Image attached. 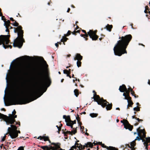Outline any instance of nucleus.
I'll return each instance as SVG.
<instances>
[{
  "mask_svg": "<svg viewBox=\"0 0 150 150\" xmlns=\"http://www.w3.org/2000/svg\"><path fill=\"white\" fill-rule=\"evenodd\" d=\"M45 64L44 67L38 66L35 69L34 73L30 72H24V75L32 74L35 79L39 82V86L29 92L25 96L18 98L20 94L23 93L25 87L23 83H21L20 87H18L11 92L10 101L11 105H22L29 103L40 97L43 94L40 95L41 90L45 87H49L51 83V81L48 75V65L43 58Z\"/></svg>",
  "mask_w": 150,
  "mask_h": 150,
  "instance_id": "1",
  "label": "nucleus"
},
{
  "mask_svg": "<svg viewBox=\"0 0 150 150\" xmlns=\"http://www.w3.org/2000/svg\"><path fill=\"white\" fill-rule=\"evenodd\" d=\"M119 39L120 40L117 41L113 50L115 55L121 56L127 53L126 49L131 39V35L129 34L121 37H120Z\"/></svg>",
  "mask_w": 150,
  "mask_h": 150,
  "instance_id": "2",
  "label": "nucleus"
},
{
  "mask_svg": "<svg viewBox=\"0 0 150 150\" xmlns=\"http://www.w3.org/2000/svg\"><path fill=\"white\" fill-rule=\"evenodd\" d=\"M142 128H143L142 127ZM140 127H139L137 129V132H134V134H137L134 140L132 141V150H135L134 146L136 144L135 141L136 140L140 141L142 140V142H144V144L145 146V149H148V146L149 145L148 143H149L150 145V137H146V132L144 129H141Z\"/></svg>",
  "mask_w": 150,
  "mask_h": 150,
  "instance_id": "3",
  "label": "nucleus"
},
{
  "mask_svg": "<svg viewBox=\"0 0 150 150\" xmlns=\"http://www.w3.org/2000/svg\"><path fill=\"white\" fill-rule=\"evenodd\" d=\"M11 24L14 26L17 27L13 28L14 33H17L18 35V37L14 40L13 46L14 47L21 48L23 45V42H25L23 38V30H22V27L21 25H19V23L16 21Z\"/></svg>",
  "mask_w": 150,
  "mask_h": 150,
  "instance_id": "4",
  "label": "nucleus"
},
{
  "mask_svg": "<svg viewBox=\"0 0 150 150\" xmlns=\"http://www.w3.org/2000/svg\"><path fill=\"white\" fill-rule=\"evenodd\" d=\"M16 113L15 110H13L12 114H9L8 116L0 113V119H2L7 125L14 124V122H15V118L17 117V115H15Z\"/></svg>",
  "mask_w": 150,
  "mask_h": 150,
  "instance_id": "5",
  "label": "nucleus"
},
{
  "mask_svg": "<svg viewBox=\"0 0 150 150\" xmlns=\"http://www.w3.org/2000/svg\"><path fill=\"white\" fill-rule=\"evenodd\" d=\"M119 90L122 92H125L123 94V95L125 96V99L127 100L128 104L127 106V108L129 107H131V97L129 96V92L131 91V88H129V90H127L125 85L123 84L120 86Z\"/></svg>",
  "mask_w": 150,
  "mask_h": 150,
  "instance_id": "6",
  "label": "nucleus"
},
{
  "mask_svg": "<svg viewBox=\"0 0 150 150\" xmlns=\"http://www.w3.org/2000/svg\"><path fill=\"white\" fill-rule=\"evenodd\" d=\"M10 37V35H0V45H2L3 47L5 49L8 47L11 49L12 47L11 45H8Z\"/></svg>",
  "mask_w": 150,
  "mask_h": 150,
  "instance_id": "7",
  "label": "nucleus"
},
{
  "mask_svg": "<svg viewBox=\"0 0 150 150\" xmlns=\"http://www.w3.org/2000/svg\"><path fill=\"white\" fill-rule=\"evenodd\" d=\"M96 31H93L92 30H90L87 32V34H81L80 35L85 38V40L87 41L88 40L87 37L89 36L92 40H96L98 38V36L96 34Z\"/></svg>",
  "mask_w": 150,
  "mask_h": 150,
  "instance_id": "8",
  "label": "nucleus"
},
{
  "mask_svg": "<svg viewBox=\"0 0 150 150\" xmlns=\"http://www.w3.org/2000/svg\"><path fill=\"white\" fill-rule=\"evenodd\" d=\"M13 124H11V127H8V132L6 134H9L12 139H14L18 136V133L16 132V131L17 128V127Z\"/></svg>",
  "mask_w": 150,
  "mask_h": 150,
  "instance_id": "9",
  "label": "nucleus"
},
{
  "mask_svg": "<svg viewBox=\"0 0 150 150\" xmlns=\"http://www.w3.org/2000/svg\"><path fill=\"white\" fill-rule=\"evenodd\" d=\"M93 93H94L93 97L94 100L97 102L98 104L101 105L103 108H104L106 105V104L105 103L103 104L102 103L105 102H106V100L104 99L103 98H100L98 95H97L95 91H93Z\"/></svg>",
  "mask_w": 150,
  "mask_h": 150,
  "instance_id": "10",
  "label": "nucleus"
},
{
  "mask_svg": "<svg viewBox=\"0 0 150 150\" xmlns=\"http://www.w3.org/2000/svg\"><path fill=\"white\" fill-rule=\"evenodd\" d=\"M52 145L53 146H40V148L44 150H60L61 144L59 143H55L52 142L51 143Z\"/></svg>",
  "mask_w": 150,
  "mask_h": 150,
  "instance_id": "11",
  "label": "nucleus"
},
{
  "mask_svg": "<svg viewBox=\"0 0 150 150\" xmlns=\"http://www.w3.org/2000/svg\"><path fill=\"white\" fill-rule=\"evenodd\" d=\"M85 147H90L91 148H94L93 147V144L91 142H88L85 144L83 146L82 144H80V145L78 147V149H77V150H83Z\"/></svg>",
  "mask_w": 150,
  "mask_h": 150,
  "instance_id": "12",
  "label": "nucleus"
},
{
  "mask_svg": "<svg viewBox=\"0 0 150 150\" xmlns=\"http://www.w3.org/2000/svg\"><path fill=\"white\" fill-rule=\"evenodd\" d=\"M120 122L123 123L124 128L126 129H128L130 131H131V125L129 124L127 120L124 119L123 120H121Z\"/></svg>",
  "mask_w": 150,
  "mask_h": 150,
  "instance_id": "13",
  "label": "nucleus"
},
{
  "mask_svg": "<svg viewBox=\"0 0 150 150\" xmlns=\"http://www.w3.org/2000/svg\"><path fill=\"white\" fill-rule=\"evenodd\" d=\"M4 25L5 26V28L6 29L5 30L6 32H8V34H9V26H10V25L11 24L10 21L8 20L7 21L6 20H4Z\"/></svg>",
  "mask_w": 150,
  "mask_h": 150,
  "instance_id": "14",
  "label": "nucleus"
},
{
  "mask_svg": "<svg viewBox=\"0 0 150 150\" xmlns=\"http://www.w3.org/2000/svg\"><path fill=\"white\" fill-rule=\"evenodd\" d=\"M104 103H105L106 104V106L104 107H106V108L107 110H110L112 108V103L109 104V102H108L106 101V102H105L102 103L103 104Z\"/></svg>",
  "mask_w": 150,
  "mask_h": 150,
  "instance_id": "15",
  "label": "nucleus"
},
{
  "mask_svg": "<svg viewBox=\"0 0 150 150\" xmlns=\"http://www.w3.org/2000/svg\"><path fill=\"white\" fill-rule=\"evenodd\" d=\"M63 118L65 119V121L66 122V123L72 122L71 119L69 115H68L67 116L65 115H64L63 116Z\"/></svg>",
  "mask_w": 150,
  "mask_h": 150,
  "instance_id": "16",
  "label": "nucleus"
},
{
  "mask_svg": "<svg viewBox=\"0 0 150 150\" xmlns=\"http://www.w3.org/2000/svg\"><path fill=\"white\" fill-rule=\"evenodd\" d=\"M83 57L81 56L80 54L77 53L74 58V60H77L78 61H81Z\"/></svg>",
  "mask_w": 150,
  "mask_h": 150,
  "instance_id": "17",
  "label": "nucleus"
},
{
  "mask_svg": "<svg viewBox=\"0 0 150 150\" xmlns=\"http://www.w3.org/2000/svg\"><path fill=\"white\" fill-rule=\"evenodd\" d=\"M67 36H66V35H64V36H63L61 40V41L63 42L64 45H65V42L67 41V40H68V38H66Z\"/></svg>",
  "mask_w": 150,
  "mask_h": 150,
  "instance_id": "18",
  "label": "nucleus"
},
{
  "mask_svg": "<svg viewBox=\"0 0 150 150\" xmlns=\"http://www.w3.org/2000/svg\"><path fill=\"white\" fill-rule=\"evenodd\" d=\"M112 25H110L108 24L107 25L105 26V28H106L110 32L111 31V29L112 28Z\"/></svg>",
  "mask_w": 150,
  "mask_h": 150,
  "instance_id": "19",
  "label": "nucleus"
},
{
  "mask_svg": "<svg viewBox=\"0 0 150 150\" xmlns=\"http://www.w3.org/2000/svg\"><path fill=\"white\" fill-rule=\"evenodd\" d=\"M74 93L76 97H77L79 95V91L77 89H75L74 91Z\"/></svg>",
  "mask_w": 150,
  "mask_h": 150,
  "instance_id": "20",
  "label": "nucleus"
},
{
  "mask_svg": "<svg viewBox=\"0 0 150 150\" xmlns=\"http://www.w3.org/2000/svg\"><path fill=\"white\" fill-rule=\"evenodd\" d=\"M107 150H118L117 148L111 146H109Z\"/></svg>",
  "mask_w": 150,
  "mask_h": 150,
  "instance_id": "21",
  "label": "nucleus"
},
{
  "mask_svg": "<svg viewBox=\"0 0 150 150\" xmlns=\"http://www.w3.org/2000/svg\"><path fill=\"white\" fill-rule=\"evenodd\" d=\"M129 144H129H126L125 145V148L127 149L128 150H129V149L128 148H130L131 149V142L129 143Z\"/></svg>",
  "mask_w": 150,
  "mask_h": 150,
  "instance_id": "22",
  "label": "nucleus"
},
{
  "mask_svg": "<svg viewBox=\"0 0 150 150\" xmlns=\"http://www.w3.org/2000/svg\"><path fill=\"white\" fill-rule=\"evenodd\" d=\"M66 125L70 127L71 129H72L73 130H74V128L73 127V125L71 122L67 123H66Z\"/></svg>",
  "mask_w": 150,
  "mask_h": 150,
  "instance_id": "23",
  "label": "nucleus"
},
{
  "mask_svg": "<svg viewBox=\"0 0 150 150\" xmlns=\"http://www.w3.org/2000/svg\"><path fill=\"white\" fill-rule=\"evenodd\" d=\"M90 115L92 117H95L98 116V114L97 113H91Z\"/></svg>",
  "mask_w": 150,
  "mask_h": 150,
  "instance_id": "24",
  "label": "nucleus"
},
{
  "mask_svg": "<svg viewBox=\"0 0 150 150\" xmlns=\"http://www.w3.org/2000/svg\"><path fill=\"white\" fill-rule=\"evenodd\" d=\"M76 64L77 65L78 67H81V61H77Z\"/></svg>",
  "mask_w": 150,
  "mask_h": 150,
  "instance_id": "25",
  "label": "nucleus"
},
{
  "mask_svg": "<svg viewBox=\"0 0 150 150\" xmlns=\"http://www.w3.org/2000/svg\"><path fill=\"white\" fill-rule=\"evenodd\" d=\"M132 96H134L135 98H137L138 97V96L136 95L135 93L134 92L132 88Z\"/></svg>",
  "mask_w": 150,
  "mask_h": 150,
  "instance_id": "26",
  "label": "nucleus"
},
{
  "mask_svg": "<svg viewBox=\"0 0 150 150\" xmlns=\"http://www.w3.org/2000/svg\"><path fill=\"white\" fill-rule=\"evenodd\" d=\"M132 117L133 118L136 119H137V120H138V121L139 122L140 121H143V120H142V119H139V118H137V117H136L135 115L132 116Z\"/></svg>",
  "mask_w": 150,
  "mask_h": 150,
  "instance_id": "27",
  "label": "nucleus"
},
{
  "mask_svg": "<svg viewBox=\"0 0 150 150\" xmlns=\"http://www.w3.org/2000/svg\"><path fill=\"white\" fill-rule=\"evenodd\" d=\"M92 144H93H93L94 145H97L98 144L101 145L102 144V142H97L96 143H95V142H93V143H92Z\"/></svg>",
  "mask_w": 150,
  "mask_h": 150,
  "instance_id": "28",
  "label": "nucleus"
},
{
  "mask_svg": "<svg viewBox=\"0 0 150 150\" xmlns=\"http://www.w3.org/2000/svg\"><path fill=\"white\" fill-rule=\"evenodd\" d=\"M133 110L134 111H139L140 110V108L138 107L134 108Z\"/></svg>",
  "mask_w": 150,
  "mask_h": 150,
  "instance_id": "29",
  "label": "nucleus"
},
{
  "mask_svg": "<svg viewBox=\"0 0 150 150\" xmlns=\"http://www.w3.org/2000/svg\"><path fill=\"white\" fill-rule=\"evenodd\" d=\"M49 137L48 136H43L42 139L45 141H47L48 140Z\"/></svg>",
  "mask_w": 150,
  "mask_h": 150,
  "instance_id": "30",
  "label": "nucleus"
},
{
  "mask_svg": "<svg viewBox=\"0 0 150 150\" xmlns=\"http://www.w3.org/2000/svg\"><path fill=\"white\" fill-rule=\"evenodd\" d=\"M78 123L79 124V125L80 126V129H82V127L81 126V125H82V123L81 122H80V120H78Z\"/></svg>",
  "mask_w": 150,
  "mask_h": 150,
  "instance_id": "31",
  "label": "nucleus"
},
{
  "mask_svg": "<svg viewBox=\"0 0 150 150\" xmlns=\"http://www.w3.org/2000/svg\"><path fill=\"white\" fill-rule=\"evenodd\" d=\"M77 128V127H76V128L75 129H74V130H74L73 131H72V130L71 131V132L72 133L73 135V134H75L77 132L76 129Z\"/></svg>",
  "mask_w": 150,
  "mask_h": 150,
  "instance_id": "32",
  "label": "nucleus"
},
{
  "mask_svg": "<svg viewBox=\"0 0 150 150\" xmlns=\"http://www.w3.org/2000/svg\"><path fill=\"white\" fill-rule=\"evenodd\" d=\"M101 146L103 148H106L107 149H108V148L109 147L108 146H106V145H105V144H103V143L101 145Z\"/></svg>",
  "mask_w": 150,
  "mask_h": 150,
  "instance_id": "33",
  "label": "nucleus"
},
{
  "mask_svg": "<svg viewBox=\"0 0 150 150\" xmlns=\"http://www.w3.org/2000/svg\"><path fill=\"white\" fill-rule=\"evenodd\" d=\"M65 133H66L67 134H69L71 135H73V134L70 131H67L66 132H65Z\"/></svg>",
  "mask_w": 150,
  "mask_h": 150,
  "instance_id": "34",
  "label": "nucleus"
},
{
  "mask_svg": "<svg viewBox=\"0 0 150 150\" xmlns=\"http://www.w3.org/2000/svg\"><path fill=\"white\" fill-rule=\"evenodd\" d=\"M71 31L68 30L67 33V34L65 35H66V36H68L71 34Z\"/></svg>",
  "mask_w": 150,
  "mask_h": 150,
  "instance_id": "35",
  "label": "nucleus"
},
{
  "mask_svg": "<svg viewBox=\"0 0 150 150\" xmlns=\"http://www.w3.org/2000/svg\"><path fill=\"white\" fill-rule=\"evenodd\" d=\"M63 73L64 74H66L67 73H68V70L67 69L64 70Z\"/></svg>",
  "mask_w": 150,
  "mask_h": 150,
  "instance_id": "36",
  "label": "nucleus"
},
{
  "mask_svg": "<svg viewBox=\"0 0 150 150\" xmlns=\"http://www.w3.org/2000/svg\"><path fill=\"white\" fill-rule=\"evenodd\" d=\"M76 119L78 121V120H80V118L79 117V115L78 114L77 115V116L76 117Z\"/></svg>",
  "mask_w": 150,
  "mask_h": 150,
  "instance_id": "37",
  "label": "nucleus"
},
{
  "mask_svg": "<svg viewBox=\"0 0 150 150\" xmlns=\"http://www.w3.org/2000/svg\"><path fill=\"white\" fill-rule=\"evenodd\" d=\"M18 150H24V147L23 146H20L18 148Z\"/></svg>",
  "mask_w": 150,
  "mask_h": 150,
  "instance_id": "38",
  "label": "nucleus"
},
{
  "mask_svg": "<svg viewBox=\"0 0 150 150\" xmlns=\"http://www.w3.org/2000/svg\"><path fill=\"white\" fill-rule=\"evenodd\" d=\"M72 122H70L72 123L73 125H74V124H75L76 123V120H75L74 121H72Z\"/></svg>",
  "mask_w": 150,
  "mask_h": 150,
  "instance_id": "39",
  "label": "nucleus"
},
{
  "mask_svg": "<svg viewBox=\"0 0 150 150\" xmlns=\"http://www.w3.org/2000/svg\"><path fill=\"white\" fill-rule=\"evenodd\" d=\"M6 135L4 136L3 137V138L2 139V142L4 141L5 140V138L6 137Z\"/></svg>",
  "mask_w": 150,
  "mask_h": 150,
  "instance_id": "40",
  "label": "nucleus"
},
{
  "mask_svg": "<svg viewBox=\"0 0 150 150\" xmlns=\"http://www.w3.org/2000/svg\"><path fill=\"white\" fill-rule=\"evenodd\" d=\"M14 124L18 125L19 126H20V122H16V121H15V122H14Z\"/></svg>",
  "mask_w": 150,
  "mask_h": 150,
  "instance_id": "41",
  "label": "nucleus"
},
{
  "mask_svg": "<svg viewBox=\"0 0 150 150\" xmlns=\"http://www.w3.org/2000/svg\"><path fill=\"white\" fill-rule=\"evenodd\" d=\"M145 8L146 10H147V11L150 10V8L148 7V6H146L145 7Z\"/></svg>",
  "mask_w": 150,
  "mask_h": 150,
  "instance_id": "42",
  "label": "nucleus"
},
{
  "mask_svg": "<svg viewBox=\"0 0 150 150\" xmlns=\"http://www.w3.org/2000/svg\"><path fill=\"white\" fill-rule=\"evenodd\" d=\"M71 33L73 34V35H76V30H75L73 32H71Z\"/></svg>",
  "mask_w": 150,
  "mask_h": 150,
  "instance_id": "43",
  "label": "nucleus"
},
{
  "mask_svg": "<svg viewBox=\"0 0 150 150\" xmlns=\"http://www.w3.org/2000/svg\"><path fill=\"white\" fill-rule=\"evenodd\" d=\"M43 136H40V137H38L37 138L38 139H40V140H42L43 139Z\"/></svg>",
  "mask_w": 150,
  "mask_h": 150,
  "instance_id": "44",
  "label": "nucleus"
},
{
  "mask_svg": "<svg viewBox=\"0 0 150 150\" xmlns=\"http://www.w3.org/2000/svg\"><path fill=\"white\" fill-rule=\"evenodd\" d=\"M1 19L2 20H5L6 19H5V18L4 16H1Z\"/></svg>",
  "mask_w": 150,
  "mask_h": 150,
  "instance_id": "45",
  "label": "nucleus"
},
{
  "mask_svg": "<svg viewBox=\"0 0 150 150\" xmlns=\"http://www.w3.org/2000/svg\"><path fill=\"white\" fill-rule=\"evenodd\" d=\"M58 129V133L59 134L60 133V131H61V127H60Z\"/></svg>",
  "mask_w": 150,
  "mask_h": 150,
  "instance_id": "46",
  "label": "nucleus"
},
{
  "mask_svg": "<svg viewBox=\"0 0 150 150\" xmlns=\"http://www.w3.org/2000/svg\"><path fill=\"white\" fill-rule=\"evenodd\" d=\"M82 31L85 34H87V33L86 32V31L85 30H82Z\"/></svg>",
  "mask_w": 150,
  "mask_h": 150,
  "instance_id": "47",
  "label": "nucleus"
},
{
  "mask_svg": "<svg viewBox=\"0 0 150 150\" xmlns=\"http://www.w3.org/2000/svg\"><path fill=\"white\" fill-rule=\"evenodd\" d=\"M10 20L11 21H15V20L12 18H10Z\"/></svg>",
  "mask_w": 150,
  "mask_h": 150,
  "instance_id": "48",
  "label": "nucleus"
},
{
  "mask_svg": "<svg viewBox=\"0 0 150 150\" xmlns=\"http://www.w3.org/2000/svg\"><path fill=\"white\" fill-rule=\"evenodd\" d=\"M55 46L57 47L58 48V47H59V44H58V43H56L55 44Z\"/></svg>",
  "mask_w": 150,
  "mask_h": 150,
  "instance_id": "49",
  "label": "nucleus"
},
{
  "mask_svg": "<svg viewBox=\"0 0 150 150\" xmlns=\"http://www.w3.org/2000/svg\"><path fill=\"white\" fill-rule=\"evenodd\" d=\"M70 10V8H68V10H67V12L68 13H69Z\"/></svg>",
  "mask_w": 150,
  "mask_h": 150,
  "instance_id": "50",
  "label": "nucleus"
},
{
  "mask_svg": "<svg viewBox=\"0 0 150 150\" xmlns=\"http://www.w3.org/2000/svg\"><path fill=\"white\" fill-rule=\"evenodd\" d=\"M63 133L64 134V136H67V134L66 133H65V132H63Z\"/></svg>",
  "mask_w": 150,
  "mask_h": 150,
  "instance_id": "51",
  "label": "nucleus"
},
{
  "mask_svg": "<svg viewBox=\"0 0 150 150\" xmlns=\"http://www.w3.org/2000/svg\"><path fill=\"white\" fill-rule=\"evenodd\" d=\"M71 69H69V70H68V73L69 74H71Z\"/></svg>",
  "mask_w": 150,
  "mask_h": 150,
  "instance_id": "52",
  "label": "nucleus"
},
{
  "mask_svg": "<svg viewBox=\"0 0 150 150\" xmlns=\"http://www.w3.org/2000/svg\"><path fill=\"white\" fill-rule=\"evenodd\" d=\"M1 110L4 111H6V110L4 108H2L1 109Z\"/></svg>",
  "mask_w": 150,
  "mask_h": 150,
  "instance_id": "53",
  "label": "nucleus"
},
{
  "mask_svg": "<svg viewBox=\"0 0 150 150\" xmlns=\"http://www.w3.org/2000/svg\"><path fill=\"white\" fill-rule=\"evenodd\" d=\"M77 81V79L76 78L75 79H73V82L74 83L75 81Z\"/></svg>",
  "mask_w": 150,
  "mask_h": 150,
  "instance_id": "54",
  "label": "nucleus"
},
{
  "mask_svg": "<svg viewBox=\"0 0 150 150\" xmlns=\"http://www.w3.org/2000/svg\"><path fill=\"white\" fill-rule=\"evenodd\" d=\"M13 27L12 26H11L10 25V26H9V30L10 29H13Z\"/></svg>",
  "mask_w": 150,
  "mask_h": 150,
  "instance_id": "55",
  "label": "nucleus"
},
{
  "mask_svg": "<svg viewBox=\"0 0 150 150\" xmlns=\"http://www.w3.org/2000/svg\"><path fill=\"white\" fill-rule=\"evenodd\" d=\"M16 132L18 133H18H21V132L19 130L17 131V130H16Z\"/></svg>",
  "mask_w": 150,
  "mask_h": 150,
  "instance_id": "56",
  "label": "nucleus"
},
{
  "mask_svg": "<svg viewBox=\"0 0 150 150\" xmlns=\"http://www.w3.org/2000/svg\"><path fill=\"white\" fill-rule=\"evenodd\" d=\"M80 32V30H78L77 31H76V33H79Z\"/></svg>",
  "mask_w": 150,
  "mask_h": 150,
  "instance_id": "57",
  "label": "nucleus"
},
{
  "mask_svg": "<svg viewBox=\"0 0 150 150\" xmlns=\"http://www.w3.org/2000/svg\"><path fill=\"white\" fill-rule=\"evenodd\" d=\"M148 83L149 85H150V80H148Z\"/></svg>",
  "mask_w": 150,
  "mask_h": 150,
  "instance_id": "58",
  "label": "nucleus"
},
{
  "mask_svg": "<svg viewBox=\"0 0 150 150\" xmlns=\"http://www.w3.org/2000/svg\"><path fill=\"white\" fill-rule=\"evenodd\" d=\"M147 10H146V9H145V11H144V12L146 13H148V11H147Z\"/></svg>",
  "mask_w": 150,
  "mask_h": 150,
  "instance_id": "59",
  "label": "nucleus"
},
{
  "mask_svg": "<svg viewBox=\"0 0 150 150\" xmlns=\"http://www.w3.org/2000/svg\"><path fill=\"white\" fill-rule=\"evenodd\" d=\"M70 74H69V73H67V74H67V76H68V77L69 76V75H70Z\"/></svg>",
  "mask_w": 150,
  "mask_h": 150,
  "instance_id": "60",
  "label": "nucleus"
},
{
  "mask_svg": "<svg viewBox=\"0 0 150 150\" xmlns=\"http://www.w3.org/2000/svg\"><path fill=\"white\" fill-rule=\"evenodd\" d=\"M138 124H139V123H138L137 122V123H135V124H134V125L135 126H136V125H138Z\"/></svg>",
  "mask_w": 150,
  "mask_h": 150,
  "instance_id": "61",
  "label": "nucleus"
},
{
  "mask_svg": "<svg viewBox=\"0 0 150 150\" xmlns=\"http://www.w3.org/2000/svg\"><path fill=\"white\" fill-rule=\"evenodd\" d=\"M2 15L3 14H2V13L1 12H0V16H3Z\"/></svg>",
  "mask_w": 150,
  "mask_h": 150,
  "instance_id": "62",
  "label": "nucleus"
},
{
  "mask_svg": "<svg viewBox=\"0 0 150 150\" xmlns=\"http://www.w3.org/2000/svg\"><path fill=\"white\" fill-rule=\"evenodd\" d=\"M83 113L84 114H86V112H82V113H81V114H83Z\"/></svg>",
  "mask_w": 150,
  "mask_h": 150,
  "instance_id": "63",
  "label": "nucleus"
},
{
  "mask_svg": "<svg viewBox=\"0 0 150 150\" xmlns=\"http://www.w3.org/2000/svg\"><path fill=\"white\" fill-rule=\"evenodd\" d=\"M79 28V27L77 25V26H76V29H75V30H77L78 28Z\"/></svg>",
  "mask_w": 150,
  "mask_h": 150,
  "instance_id": "64",
  "label": "nucleus"
}]
</instances>
